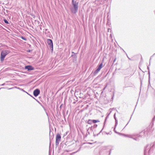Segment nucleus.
<instances>
[{
  "instance_id": "nucleus-25",
  "label": "nucleus",
  "mask_w": 155,
  "mask_h": 155,
  "mask_svg": "<svg viewBox=\"0 0 155 155\" xmlns=\"http://www.w3.org/2000/svg\"><path fill=\"white\" fill-rule=\"evenodd\" d=\"M5 84L4 83L1 85L2 86H4L5 85Z\"/></svg>"
},
{
  "instance_id": "nucleus-34",
  "label": "nucleus",
  "mask_w": 155,
  "mask_h": 155,
  "mask_svg": "<svg viewBox=\"0 0 155 155\" xmlns=\"http://www.w3.org/2000/svg\"><path fill=\"white\" fill-rule=\"evenodd\" d=\"M109 114H108V116H109Z\"/></svg>"
},
{
  "instance_id": "nucleus-15",
  "label": "nucleus",
  "mask_w": 155,
  "mask_h": 155,
  "mask_svg": "<svg viewBox=\"0 0 155 155\" xmlns=\"http://www.w3.org/2000/svg\"><path fill=\"white\" fill-rule=\"evenodd\" d=\"M4 22L6 24H9V23H8V21H7V20L5 19H4L3 20Z\"/></svg>"
},
{
  "instance_id": "nucleus-10",
  "label": "nucleus",
  "mask_w": 155,
  "mask_h": 155,
  "mask_svg": "<svg viewBox=\"0 0 155 155\" xmlns=\"http://www.w3.org/2000/svg\"><path fill=\"white\" fill-rule=\"evenodd\" d=\"M114 118L115 120V124L114 126V128H116V126L118 124V121L117 120V119L116 117V113H115L114 115Z\"/></svg>"
},
{
  "instance_id": "nucleus-21",
  "label": "nucleus",
  "mask_w": 155,
  "mask_h": 155,
  "mask_svg": "<svg viewBox=\"0 0 155 155\" xmlns=\"http://www.w3.org/2000/svg\"><path fill=\"white\" fill-rule=\"evenodd\" d=\"M115 128H114V132L116 133H118L115 130Z\"/></svg>"
},
{
  "instance_id": "nucleus-12",
  "label": "nucleus",
  "mask_w": 155,
  "mask_h": 155,
  "mask_svg": "<svg viewBox=\"0 0 155 155\" xmlns=\"http://www.w3.org/2000/svg\"><path fill=\"white\" fill-rule=\"evenodd\" d=\"M99 122V121L98 120H92V122H93L94 123V124H95L97 122Z\"/></svg>"
},
{
  "instance_id": "nucleus-19",
  "label": "nucleus",
  "mask_w": 155,
  "mask_h": 155,
  "mask_svg": "<svg viewBox=\"0 0 155 155\" xmlns=\"http://www.w3.org/2000/svg\"><path fill=\"white\" fill-rule=\"evenodd\" d=\"M108 116H107V117H106V118H105V121H104V124H105V122L106 121V120L108 117Z\"/></svg>"
},
{
  "instance_id": "nucleus-31",
  "label": "nucleus",
  "mask_w": 155,
  "mask_h": 155,
  "mask_svg": "<svg viewBox=\"0 0 155 155\" xmlns=\"http://www.w3.org/2000/svg\"><path fill=\"white\" fill-rule=\"evenodd\" d=\"M61 106H62V105H61V106H60V107H61Z\"/></svg>"
},
{
  "instance_id": "nucleus-4",
  "label": "nucleus",
  "mask_w": 155,
  "mask_h": 155,
  "mask_svg": "<svg viewBox=\"0 0 155 155\" xmlns=\"http://www.w3.org/2000/svg\"><path fill=\"white\" fill-rule=\"evenodd\" d=\"M61 137L60 135L59 134H58L56 135V138L55 145L56 146H58L59 145V142L61 141Z\"/></svg>"
},
{
  "instance_id": "nucleus-23",
  "label": "nucleus",
  "mask_w": 155,
  "mask_h": 155,
  "mask_svg": "<svg viewBox=\"0 0 155 155\" xmlns=\"http://www.w3.org/2000/svg\"><path fill=\"white\" fill-rule=\"evenodd\" d=\"M111 150H110L109 152V155H110L111 153Z\"/></svg>"
},
{
  "instance_id": "nucleus-7",
  "label": "nucleus",
  "mask_w": 155,
  "mask_h": 155,
  "mask_svg": "<svg viewBox=\"0 0 155 155\" xmlns=\"http://www.w3.org/2000/svg\"><path fill=\"white\" fill-rule=\"evenodd\" d=\"M40 91L38 89H36L34 90L33 91V95L35 96L36 97L37 96L40 94Z\"/></svg>"
},
{
  "instance_id": "nucleus-24",
  "label": "nucleus",
  "mask_w": 155,
  "mask_h": 155,
  "mask_svg": "<svg viewBox=\"0 0 155 155\" xmlns=\"http://www.w3.org/2000/svg\"><path fill=\"white\" fill-rule=\"evenodd\" d=\"M89 128H88V129L87 130V132H88V134H90V132H88V130H89Z\"/></svg>"
},
{
  "instance_id": "nucleus-33",
  "label": "nucleus",
  "mask_w": 155,
  "mask_h": 155,
  "mask_svg": "<svg viewBox=\"0 0 155 155\" xmlns=\"http://www.w3.org/2000/svg\"><path fill=\"white\" fill-rule=\"evenodd\" d=\"M109 114H108V116H109Z\"/></svg>"
},
{
  "instance_id": "nucleus-6",
  "label": "nucleus",
  "mask_w": 155,
  "mask_h": 155,
  "mask_svg": "<svg viewBox=\"0 0 155 155\" xmlns=\"http://www.w3.org/2000/svg\"><path fill=\"white\" fill-rule=\"evenodd\" d=\"M102 63H101L98 66L97 68L94 73V75H95L98 73V72L100 71L101 68H102Z\"/></svg>"
},
{
  "instance_id": "nucleus-30",
  "label": "nucleus",
  "mask_w": 155,
  "mask_h": 155,
  "mask_svg": "<svg viewBox=\"0 0 155 155\" xmlns=\"http://www.w3.org/2000/svg\"><path fill=\"white\" fill-rule=\"evenodd\" d=\"M3 11H5V9L4 8V9H3Z\"/></svg>"
},
{
  "instance_id": "nucleus-35",
  "label": "nucleus",
  "mask_w": 155,
  "mask_h": 155,
  "mask_svg": "<svg viewBox=\"0 0 155 155\" xmlns=\"http://www.w3.org/2000/svg\"><path fill=\"white\" fill-rule=\"evenodd\" d=\"M109 114H108V116H109Z\"/></svg>"
},
{
  "instance_id": "nucleus-22",
  "label": "nucleus",
  "mask_w": 155,
  "mask_h": 155,
  "mask_svg": "<svg viewBox=\"0 0 155 155\" xmlns=\"http://www.w3.org/2000/svg\"><path fill=\"white\" fill-rule=\"evenodd\" d=\"M20 89L23 91L25 92V91L23 89L21 88Z\"/></svg>"
},
{
  "instance_id": "nucleus-16",
  "label": "nucleus",
  "mask_w": 155,
  "mask_h": 155,
  "mask_svg": "<svg viewBox=\"0 0 155 155\" xmlns=\"http://www.w3.org/2000/svg\"><path fill=\"white\" fill-rule=\"evenodd\" d=\"M133 139L134 140H136V141H138L139 140L137 138V137H136V138L133 137Z\"/></svg>"
},
{
  "instance_id": "nucleus-2",
  "label": "nucleus",
  "mask_w": 155,
  "mask_h": 155,
  "mask_svg": "<svg viewBox=\"0 0 155 155\" xmlns=\"http://www.w3.org/2000/svg\"><path fill=\"white\" fill-rule=\"evenodd\" d=\"M155 144V142L152 145L149 144L147 145L146 147L145 148L144 155H147V152L148 153V155H149L150 153V150L153 147Z\"/></svg>"
},
{
  "instance_id": "nucleus-36",
  "label": "nucleus",
  "mask_w": 155,
  "mask_h": 155,
  "mask_svg": "<svg viewBox=\"0 0 155 155\" xmlns=\"http://www.w3.org/2000/svg\"><path fill=\"white\" fill-rule=\"evenodd\" d=\"M109 114H108V116H109Z\"/></svg>"
},
{
  "instance_id": "nucleus-5",
  "label": "nucleus",
  "mask_w": 155,
  "mask_h": 155,
  "mask_svg": "<svg viewBox=\"0 0 155 155\" xmlns=\"http://www.w3.org/2000/svg\"><path fill=\"white\" fill-rule=\"evenodd\" d=\"M47 43L49 45L51 50L52 51H53V43L51 39H48L47 40Z\"/></svg>"
},
{
  "instance_id": "nucleus-26",
  "label": "nucleus",
  "mask_w": 155,
  "mask_h": 155,
  "mask_svg": "<svg viewBox=\"0 0 155 155\" xmlns=\"http://www.w3.org/2000/svg\"><path fill=\"white\" fill-rule=\"evenodd\" d=\"M147 69L148 70V71L149 70V67H147Z\"/></svg>"
},
{
  "instance_id": "nucleus-38",
  "label": "nucleus",
  "mask_w": 155,
  "mask_h": 155,
  "mask_svg": "<svg viewBox=\"0 0 155 155\" xmlns=\"http://www.w3.org/2000/svg\"><path fill=\"white\" fill-rule=\"evenodd\" d=\"M115 61V59L114 60V61Z\"/></svg>"
},
{
  "instance_id": "nucleus-14",
  "label": "nucleus",
  "mask_w": 155,
  "mask_h": 155,
  "mask_svg": "<svg viewBox=\"0 0 155 155\" xmlns=\"http://www.w3.org/2000/svg\"><path fill=\"white\" fill-rule=\"evenodd\" d=\"M72 53L73 54L72 55V56L73 57V58H76V56L75 54L74 53L72 52Z\"/></svg>"
},
{
  "instance_id": "nucleus-37",
  "label": "nucleus",
  "mask_w": 155,
  "mask_h": 155,
  "mask_svg": "<svg viewBox=\"0 0 155 155\" xmlns=\"http://www.w3.org/2000/svg\"><path fill=\"white\" fill-rule=\"evenodd\" d=\"M4 14H5V12H4Z\"/></svg>"
},
{
  "instance_id": "nucleus-11",
  "label": "nucleus",
  "mask_w": 155,
  "mask_h": 155,
  "mask_svg": "<svg viewBox=\"0 0 155 155\" xmlns=\"http://www.w3.org/2000/svg\"><path fill=\"white\" fill-rule=\"evenodd\" d=\"M97 125L96 124H94L93 126V127H89V129H90L91 130H92V128H96L97 127Z\"/></svg>"
},
{
  "instance_id": "nucleus-27",
  "label": "nucleus",
  "mask_w": 155,
  "mask_h": 155,
  "mask_svg": "<svg viewBox=\"0 0 155 155\" xmlns=\"http://www.w3.org/2000/svg\"><path fill=\"white\" fill-rule=\"evenodd\" d=\"M15 87L20 89L19 88H18L17 87Z\"/></svg>"
},
{
  "instance_id": "nucleus-28",
  "label": "nucleus",
  "mask_w": 155,
  "mask_h": 155,
  "mask_svg": "<svg viewBox=\"0 0 155 155\" xmlns=\"http://www.w3.org/2000/svg\"><path fill=\"white\" fill-rule=\"evenodd\" d=\"M106 86L105 87H104V89H103L104 90H105V88H106Z\"/></svg>"
},
{
  "instance_id": "nucleus-3",
  "label": "nucleus",
  "mask_w": 155,
  "mask_h": 155,
  "mask_svg": "<svg viewBox=\"0 0 155 155\" xmlns=\"http://www.w3.org/2000/svg\"><path fill=\"white\" fill-rule=\"evenodd\" d=\"M10 53L9 50H3L1 52L0 55V60L1 61H3L5 57V56Z\"/></svg>"
},
{
  "instance_id": "nucleus-32",
  "label": "nucleus",
  "mask_w": 155,
  "mask_h": 155,
  "mask_svg": "<svg viewBox=\"0 0 155 155\" xmlns=\"http://www.w3.org/2000/svg\"><path fill=\"white\" fill-rule=\"evenodd\" d=\"M12 89V88H10L9 89Z\"/></svg>"
},
{
  "instance_id": "nucleus-1",
  "label": "nucleus",
  "mask_w": 155,
  "mask_h": 155,
  "mask_svg": "<svg viewBox=\"0 0 155 155\" xmlns=\"http://www.w3.org/2000/svg\"><path fill=\"white\" fill-rule=\"evenodd\" d=\"M72 6L71 8V11L73 14H76L78 10V2L74 0H72Z\"/></svg>"
},
{
  "instance_id": "nucleus-8",
  "label": "nucleus",
  "mask_w": 155,
  "mask_h": 155,
  "mask_svg": "<svg viewBox=\"0 0 155 155\" xmlns=\"http://www.w3.org/2000/svg\"><path fill=\"white\" fill-rule=\"evenodd\" d=\"M25 69L28 70V71H30L33 70L34 68L31 65H27L25 66Z\"/></svg>"
},
{
  "instance_id": "nucleus-9",
  "label": "nucleus",
  "mask_w": 155,
  "mask_h": 155,
  "mask_svg": "<svg viewBox=\"0 0 155 155\" xmlns=\"http://www.w3.org/2000/svg\"><path fill=\"white\" fill-rule=\"evenodd\" d=\"M123 135L125 137H128L129 138H131L132 139H133V137L135 136H136L135 135H134V134H133V135H126L125 134H123Z\"/></svg>"
},
{
  "instance_id": "nucleus-29",
  "label": "nucleus",
  "mask_w": 155,
  "mask_h": 155,
  "mask_svg": "<svg viewBox=\"0 0 155 155\" xmlns=\"http://www.w3.org/2000/svg\"><path fill=\"white\" fill-rule=\"evenodd\" d=\"M127 57L128 58H129V59H130V58H129L128 57V56H127Z\"/></svg>"
},
{
  "instance_id": "nucleus-13",
  "label": "nucleus",
  "mask_w": 155,
  "mask_h": 155,
  "mask_svg": "<svg viewBox=\"0 0 155 155\" xmlns=\"http://www.w3.org/2000/svg\"><path fill=\"white\" fill-rule=\"evenodd\" d=\"M92 120L89 119L88 120L87 123L89 124H92Z\"/></svg>"
},
{
  "instance_id": "nucleus-18",
  "label": "nucleus",
  "mask_w": 155,
  "mask_h": 155,
  "mask_svg": "<svg viewBox=\"0 0 155 155\" xmlns=\"http://www.w3.org/2000/svg\"><path fill=\"white\" fill-rule=\"evenodd\" d=\"M21 38L23 39V40H26V38H25L24 37H21Z\"/></svg>"
},
{
  "instance_id": "nucleus-20",
  "label": "nucleus",
  "mask_w": 155,
  "mask_h": 155,
  "mask_svg": "<svg viewBox=\"0 0 155 155\" xmlns=\"http://www.w3.org/2000/svg\"><path fill=\"white\" fill-rule=\"evenodd\" d=\"M148 74H149V78H150V71L149 70L148 71Z\"/></svg>"
},
{
  "instance_id": "nucleus-17",
  "label": "nucleus",
  "mask_w": 155,
  "mask_h": 155,
  "mask_svg": "<svg viewBox=\"0 0 155 155\" xmlns=\"http://www.w3.org/2000/svg\"><path fill=\"white\" fill-rule=\"evenodd\" d=\"M26 93L28 94V95H29V94L28 93H27V92H26ZM29 95H30V96H31V97H32L34 99H35V100H36V99H35L34 97H33L32 96H31V95H30V94H29Z\"/></svg>"
}]
</instances>
